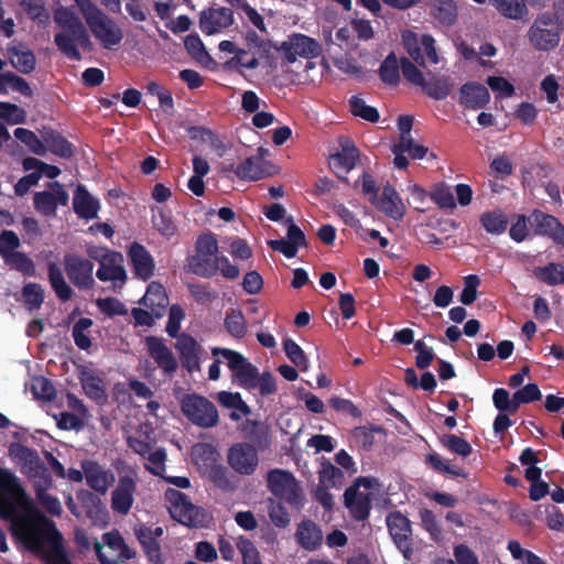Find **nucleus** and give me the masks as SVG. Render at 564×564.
Segmentation results:
<instances>
[{
	"label": "nucleus",
	"instance_id": "1",
	"mask_svg": "<svg viewBox=\"0 0 564 564\" xmlns=\"http://www.w3.org/2000/svg\"><path fill=\"white\" fill-rule=\"evenodd\" d=\"M0 517L11 523L13 535L50 564H70L62 549V538L26 494L21 479L0 467Z\"/></svg>",
	"mask_w": 564,
	"mask_h": 564
},
{
	"label": "nucleus",
	"instance_id": "2",
	"mask_svg": "<svg viewBox=\"0 0 564 564\" xmlns=\"http://www.w3.org/2000/svg\"><path fill=\"white\" fill-rule=\"evenodd\" d=\"M94 37L106 50L121 43L123 33L118 23L101 11L91 0H74Z\"/></svg>",
	"mask_w": 564,
	"mask_h": 564
},
{
	"label": "nucleus",
	"instance_id": "3",
	"mask_svg": "<svg viewBox=\"0 0 564 564\" xmlns=\"http://www.w3.org/2000/svg\"><path fill=\"white\" fill-rule=\"evenodd\" d=\"M9 456L33 485L44 484L45 486H52V477L36 451L22 444L13 443L9 447Z\"/></svg>",
	"mask_w": 564,
	"mask_h": 564
},
{
	"label": "nucleus",
	"instance_id": "4",
	"mask_svg": "<svg viewBox=\"0 0 564 564\" xmlns=\"http://www.w3.org/2000/svg\"><path fill=\"white\" fill-rule=\"evenodd\" d=\"M282 66L290 67L300 58L313 59L321 55V44L305 34L293 33L276 47Z\"/></svg>",
	"mask_w": 564,
	"mask_h": 564
},
{
	"label": "nucleus",
	"instance_id": "5",
	"mask_svg": "<svg viewBox=\"0 0 564 564\" xmlns=\"http://www.w3.org/2000/svg\"><path fill=\"white\" fill-rule=\"evenodd\" d=\"M379 490L378 481L371 477H360L345 492V505L351 514L359 520L365 519L370 510L372 498Z\"/></svg>",
	"mask_w": 564,
	"mask_h": 564
},
{
	"label": "nucleus",
	"instance_id": "6",
	"mask_svg": "<svg viewBox=\"0 0 564 564\" xmlns=\"http://www.w3.org/2000/svg\"><path fill=\"white\" fill-rule=\"evenodd\" d=\"M212 352L214 356H220L221 359L226 360L235 383L248 390L254 389L258 369L241 354L227 348H214Z\"/></svg>",
	"mask_w": 564,
	"mask_h": 564
},
{
	"label": "nucleus",
	"instance_id": "7",
	"mask_svg": "<svg viewBox=\"0 0 564 564\" xmlns=\"http://www.w3.org/2000/svg\"><path fill=\"white\" fill-rule=\"evenodd\" d=\"M402 43L411 58L422 67L440 63L435 41L431 35L416 34L408 30L402 33Z\"/></svg>",
	"mask_w": 564,
	"mask_h": 564
},
{
	"label": "nucleus",
	"instance_id": "8",
	"mask_svg": "<svg viewBox=\"0 0 564 564\" xmlns=\"http://www.w3.org/2000/svg\"><path fill=\"white\" fill-rule=\"evenodd\" d=\"M218 241L212 232L204 234L196 241V253L191 259V268L194 273L202 276L215 274L216 261L218 259Z\"/></svg>",
	"mask_w": 564,
	"mask_h": 564
},
{
	"label": "nucleus",
	"instance_id": "9",
	"mask_svg": "<svg viewBox=\"0 0 564 564\" xmlns=\"http://www.w3.org/2000/svg\"><path fill=\"white\" fill-rule=\"evenodd\" d=\"M183 414L194 424L212 427L218 423V412L215 405L205 397L187 394L181 401Z\"/></svg>",
	"mask_w": 564,
	"mask_h": 564
},
{
	"label": "nucleus",
	"instance_id": "10",
	"mask_svg": "<svg viewBox=\"0 0 564 564\" xmlns=\"http://www.w3.org/2000/svg\"><path fill=\"white\" fill-rule=\"evenodd\" d=\"M165 500L171 517L186 527H198L203 523V513L194 506L186 495L176 489L165 491Z\"/></svg>",
	"mask_w": 564,
	"mask_h": 564
},
{
	"label": "nucleus",
	"instance_id": "11",
	"mask_svg": "<svg viewBox=\"0 0 564 564\" xmlns=\"http://www.w3.org/2000/svg\"><path fill=\"white\" fill-rule=\"evenodd\" d=\"M530 43L540 51H550L560 43V26L547 13L539 15L529 30Z\"/></svg>",
	"mask_w": 564,
	"mask_h": 564
},
{
	"label": "nucleus",
	"instance_id": "12",
	"mask_svg": "<svg viewBox=\"0 0 564 564\" xmlns=\"http://www.w3.org/2000/svg\"><path fill=\"white\" fill-rule=\"evenodd\" d=\"M89 254L100 263L97 270V278L100 281H110L115 286H121L124 283L127 273L122 264L123 258L120 253L99 248L90 250Z\"/></svg>",
	"mask_w": 564,
	"mask_h": 564
},
{
	"label": "nucleus",
	"instance_id": "13",
	"mask_svg": "<svg viewBox=\"0 0 564 564\" xmlns=\"http://www.w3.org/2000/svg\"><path fill=\"white\" fill-rule=\"evenodd\" d=\"M268 486L271 492L292 506L302 505V494L295 477L282 469H273L268 475Z\"/></svg>",
	"mask_w": 564,
	"mask_h": 564
},
{
	"label": "nucleus",
	"instance_id": "14",
	"mask_svg": "<svg viewBox=\"0 0 564 564\" xmlns=\"http://www.w3.org/2000/svg\"><path fill=\"white\" fill-rule=\"evenodd\" d=\"M268 153V150L259 148L256 155L247 158L236 166L235 174L245 181H258L273 175L274 166L264 159Z\"/></svg>",
	"mask_w": 564,
	"mask_h": 564
},
{
	"label": "nucleus",
	"instance_id": "15",
	"mask_svg": "<svg viewBox=\"0 0 564 564\" xmlns=\"http://www.w3.org/2000/svg\"><path fill=\"white\" fill-rule=\"evenodd\" d=\"M227 459L230 467L241 475L253 474L259 463L256 447L248 443L234 444L228 451Z\"/></svg>",
	"mask_w": 564,
	"mask_h": 564
},
{
	"label": "nucleus",
	"instance_id": "16",
	"mask_svg": "<svg viewBox=\"0 0 564 564\" xmlns=\"http://www.w3.org/2000/svg\"><path fill=\"white\" fill-rule=\"evenodd\" d=\"M64 268L69 280L80 289H87L94 283L91 261L76 254H66L64 257Z\"/></svg>",
	"mask_w": 564,
	"mask_h": 564
},
{
	"label": "nucleus",
	"instance_id": "17",
	"mask_svg": "<svg viewBox=\"0 0 564 564\" xmlns=\"http://www.w3.org/2000/svg\"><path fill=\"white\" fill-rule=\"evenodd\" d=\"M387 525L397 547L405 558H410L412 555L411 525L408 518L400 512L390 513L387 517Z\"/></svg>",
	"mask_w": 564,
	"mask_h": 564
},
{
	"label": "nucleus",
	"instance_id": "18",
	"mask_svg": "<svg viewBox=\"0 0 564 564\" xmlns=\"http://www.w3.org/2000/svg\"><path fill=\"white\" fill-rule=\"evenodd\" d=\"M339 147L340 150L329 156V166L339 177H344L356 166L359 153L347 138L339 139Z\"/></svg>",
	"mask_w": 564,
	"mask_h": 564
},
{
	"label": "nucleus",
	"instance_id": "19",
	"mask_svg": "<svg viewBox=\"0 0 564 564\" xmlns=\"http://www.w3.org/2000/svg\"><path fill=\"white\" fill-rule=\"evenodd\" d=\"M80 466L84 470L88 487L99 494H106L115 481L113 473L105 469L95 460H83Z\"/></svg>",
	"mask_w": 564,
	"mask_h": 564
},
{
	"label": "nucleus",
	"instance_id": "20",
	"mask_svg": "<svg viewBox=\"0 0 564 564\" xmlns=\"http://www.w3.org/2000/svg\"><path fill=\"white\" fill-rule=\"evenodd\" d=\"M96 542L100 543L105 553L117 562L131 560L135 556V551L127 545L124 539L117 530L104 533L101 541L94 540V546Z\"/></svg>",
	"mask_w": 564,
	"mask_h": 564
},
{
	"label": "nucleus",
	"instance_id": "21",
	"mask_svg": "<svg viewBox=\"0 0 564 564\" xmlns=\"http://www.w3.org/2000/svg\"><path fill=\"white\" fill-rule=\"evenodd\" d=\"M68 194L58 183L51 185L48 191L36 193L34 196V206L37 212L44 215H54L58 205H66Z\"/></svg>",
	"mask_w": 564,
	"mask_h": 564
},
{
	"label": "nucleus",
	"instance_id": "22",
	"mask_svg": "<svg viewBox=\"0 0 564 564\" xmlns=\"http://www.w3.org/2000/svg\"><path fill=\"white\" fill-rule=\"evenodd\" d=\"M372 205L394 220L402 219L406 213L405 204L391 185L383 187L381 195Z\"/></svg>",
	"mask_w": 564,
	"mask_h": 564
},
{
	"label": "nucleus",
	"instance_id": "23",
	"mask_svg": "<svg viewBox=\"0 0 564 564\" xmlns=\"http://www.w3.org/2000/svg\"><path fill=\"white\" fill-rule=\"evenodd\" d=\"M54 42L63 54L74 61H79L82 57L78 47H83L87 51H90L93 47L89 34L87 33V43H85L82 41V39L78 37V34L75 32V30H64L57 32L55 34Z\"/></svg>",
	"mask_w": 564,
	"mask_h": 564
},
{
	"label": "nucleus",
	"instance_id": "24",
	"mask_svg": "<svg viewBox=\"0 0 564 564\" xmlns=\"http://www.w3.org/2000/svg\"><path fill=\"white\" fill-rule=\"evenodd\" d=\"M135 482L131 477H121L111 494V508L120 514L129 513L134 501Z\"/></svg>",
	"mask_w": 564,
	"mask_h": 564
},
{
	"label": "nucleus",
	"instance_id": "25",
	"mask_svg": "<svg viewBox=\"0 0 564 564\" xmlns=\"http://www.w3.org/2000/svg\"><path fill=\"white\" fill-rule=\"evenodd\" d=\"M232 23V11L227 8L210 9L200 15V29L208 35L219 33Z\"/></svg>",
	"mask_w": 564,
	"mask_h": 564
},
{
	"label": "nucleus",
	"instance_id": "26",
	"mask_svg": "<svg viewBox=\"0 0 564 564\" xmlns=\"http://www.w3.org/2000/svg\"><path fill=\"white\" fill-rule=\"evenodd\" d=\"M531 221L538 234L550 237L555 243L564 247V226L553 216L534 212Z\"/></svg>",
	"mask_w": 564,
	"mask_h": 564
},
{
	"label": "nucleus",
	"instance_id": "27",
	"mask_svg": "<svg viewBox=\"0 0 564 564\" xmlns=\"http://www.w3.org/2000/svg\"><path fill=\"white\" fill-rule=\"evenodd\" d=\"M145 346L149 355L165 373H173L176 370L177 361L162 339L148 337Z\"/></svg>",
	"mask_w": 564,
	"mask_h": 564
},
{
	"label": "nucleus",
	"instance_id": "28",
	"mask_svg": "<svg viewBox=\"0 0 564 564\" xmlns=\"http://www.w3.org/2000/svg\"><path fill=\"white\" fill-rule=\"evenodd\" d=\"M128 254L135 275L142 280L150 279L154 271V261L147 249L139 243H132Z\"/></svg>",
	"mask_w": 564,
	"mask_h": 564
},
{
	"label": "nucleus",
	"instance_id": "29",
	"mask_svg": "<svg viewBox=\"0 0 564 564\" xmlns=\"http://www.w3.org/2000/svg\"><path fill=\"white\" fill-rule=\"evenodd\" d=\"M490 100L488 89L478 83H467L460 88V104L470 109L486 106Z\"/></svg>",
	"mask_w": 564,
	"mask_h": 564
},
{
	"label": "nucleus",
	"instance_id": "30",
	"mask_svg": "<svg viewBox=\"0 0 564 564\" xmlns=\"http://www.w3.org/2000/svg\"><path fill=\"white\" fill-rule=\"evenodd\" d=\"M8 58L20 73L29 74L35 68L33 52L23 44L13 43L8 46Z\"/></svg>",
	"mask_w": 564,
	"mask_h": 564
},
{
	"label": "nucleus",
	"instance_id": "31",
	"mask_svg": "<svg viewBox=\"0 0 564 564\" xmlns=\"http://www.w3.org/2000/svg\"><path fill=\"white\" fill-rule=\"evenodd\" d=\"M75 213L87 220L94 219L98 215L99 202L91 196L83 186H78L73 198Z\"/></svg>",
	"mask_w": 564,
	"mask_h": 564
},
{
	"label": "nucleus",
	"instance_id": "32",
	"mask_svg": "<svg viewBox=\"0 0 564 564\" xmlns=\"http://www.w3.org/2000/svg\"><path fill=\"white\" fill-rule=\"evenodd\" d=\"M54 21L61 28V31L75 30L78 37L87 43V30L78 15L72 9L66 7H59L56 9L54 12Z\"/></svg>",
	"mask_w": 564,
	"mask_h": 564
},
{
	"label": "nucleus",
	"instance_id": "33",
	"mask_svg": "<svg viewBox=\"0 0 564 564\" xmlns=\"http://www.w3.org/2000/svg\"><path fill=\"white\" fill-rule=\"evenodd\" d=\"M141 305L153 311L156 316H163L169 304L167 295L160 283L149 284L147 293L141 299Z\"/></svg>",
	"mask_w": 564,
	"mask_h": 564
},
{
	"label": "nucleus",
	"instance_id": "34",
	"mask_svg": "<svg viewBox=\"0 0 564 564\" xmlns=\"http://www.w3.org/2000/svg\"><path fill=\"white\" fill-rule=\"evenodd\" d=\"M176 347L187 370H197L199 368L198 360L200 352V347L197 341L188 335H181L178 337Z\"/></svg>",
	"mask_w": 564,
	"mask_h": 564
},
{
	"label": "nucleus",
	"instance_id": "35",
	"mask_svg": "<svg viewBox=\"0 0 564 564\" xmlns=\"http://www.w3.org/2000/svg\"><path fill=\"white\" fill-rule=\"evenodd\" d=\"M392 151H401L413 160H423L426 159L427 162H433L436 160V155L433 152H430L426 147L416 142L414 138L411 135L399 138V142L392 147Z\"/></svg>",
	"mask_w": 564,
	"mask_h": 564
},
{
	"label": "nucleus",
	"instance_id": "36",
	"mask_svg": "<svg viewBox=\"0 0 564 564\" xmlns=\"http://www.w3.org/2000/svg\"><path fill=\"white\" fill-rule=\"evenodd\" d=\"M80 381L83 389L88 398L98 403H104L107 401L108 395L106 386L101 378L91 371H84L82 373Z\"/></svg>",
	"mask_w": 564,
	"mask_h": 564
},
{
	"label": "nucleus",
	"instance_id": "37",
	"mask_svg": "<svg viewBox=\"0 0 564 564\" xmlns=\"http://www.w3.org/2000/svg\"><path fill=\"white\" fill-rule=\"evenodd\" d=\"M454 80L448 76H433L424 82L423 90L432 98L445 99L454 87Z\"/></svg>",
	"mask_w": 564,
	"mask_h": 564
},
{
	"label": "nucleus",
	"instance_id": "38",
	"mask_svg": "<svg viewBox=\"0 0 564 564\" xmlns=\"http://www.w3.org/2000/svg\"><path fill=\"white\" fill-rule=\"evenodd\" d=\"M296 535L300 544L306 550H315L321 545L323 539L321 530L311 521L302 522Z\"/></svg>",
	"mask_w": 564,
	"mask_h": 564
},
{
	"label": "nucleus",
	"instance_id": "39",
	"mask_svg": "<svg viewBox=\"0 0 564 564\" xmlns=\"http://www.w3.org/2000/svg\"><path fill=\"white\" fill-rule=\"evenodd\" d=\"M343 484V471L329 462H323L318 471V486L326 488H340Z\"/></svg>",
	"mask_w": 564,
	"mask_h": 564
},
{
	"label": "nucleus",
	"instance_id": "40",
	"mask_svg": "<svg viewBox=\"0 0 564 564\" xmlns=\"http://www.w3.org/2000/svg\"><path fill=\"white\" fill-rule=\"evenodd\" d=\"M191 456L197 466L207 468L215 464L218 454L213 445L207 443H198L192 447Z\"/></svg>",
	"mask_w": 564,
	"mask_h": 564
},
{
	"label": "nucleus",
	"instance_id": "41",
	"mask_svg": "<svg viewBox=\"0 0 564 564\" xmlns=\"http://www.w3.org/2000/svg\"><path fill=\"white\" fill-rule=\"evenodd\" d=\"M432 14L443 24H452L457 17V8L453 0H432Z\"/></svg>",
	"mask_w": 564,
	"mask_h": 564
},
{
	"label": "nucleus",
	"instance_id": "42",
	"mask_svg": "<svg viewBox=\"0 0 564 564\" xmlns=\"http://www.w3.org/2000/svg\"><path fill=\"white\" fill-rule=\"evenodd\" d=\"M9 89L19 91L24 96L32 95V89L25 79L11 72L2 73L0 74V94H8Z\"/></svg>",
	"mask_w": 564,
	"mask_h": 564
},
{
	"label": "nucleus",
	"instance_id": "43",
	"mask_svg": "<svg viewBox=\"0 0 564 564\" xmlns=\"http://www.w3.org/2000/svg\"><path fill=\"white\" fill-rule=\"evenodd\" d=\"M48 280L56 295L61 300L66 301L70 299L73 291L66 283L61 269L54 262L48 264Z\"/></svg>",
	"mask_w": 564,
	"mask_h": 564
},
{
	"label": "nucleus",
	"instance_id": "44",
	"mask_svg": "<svg viewBox=\"0 0 564 564\" xmlns=\"http://www.w3.org/2000/svg\"><path fill=\"white\" fill-rule=\"evenodd\" d=\"M491 2L499 13L509 19H521L528 12L523 0H491Z\"/></svg>",
	"mask_w": 564,
	"mask_h": 564
},
{
	"label": "nucleus",
	"instance_id": "45",
	"mask_svg": "<svg viewBox=\"0 0 564 564\" xmlns=\"http://www.w3.org/2000/svg\"><path fill=\"white\" fill-rule=\"evenodd\" d=\"M534 275L549 285L564 283V267L558 263H549L534 269Z\"/></svg>",
	"mask_w": 564,
	"mask_h": 564
},
{
	"label": "nucleus",
	"instance_id": "46",
	"mask_svg": "<svg viewBox=\"0 0 564 564\" xmlns=\"http://www.w3.org/2000/svg\"><path fill=\"white\" fill-rule=\"evenodd\" d=\"M480 221L485 230L491 235H501L508 225L507 216L499 210L484 213Z\"/></svg>",
	"mask_w": 564,
	"mask_h": 564
},
{
	"label": "nucleus",
	"instance_id": "47",
	"mask_svg": "<svg viewBox=\"0 0 564 564\" xmlns=\"http://www.w3.org/2000/svg\"><path fill=\"white\" fill-rule=\"evenodd\" d=\"M440 443L448 452L462 457H467L471 453L470 444L464 438L454 434H443L440 436Z\"/></svg>",
	"mask_w": 564,
	"mask_h": 564
},
{
	"label": "nucleus",
	"instance_id": "48",
	"mask_svg": "<svg viewBox=\"0 0 564 564\" xmlns=\"http://www.w3.org/2000/svg\"><path fill=\"white\" fill-rule=\"evenodd\" d=\"M46 151H51L56 155L67 158L72 155L70 144L58 133L54 131L45 132L43 135Z\"/></svg>",
	"mask_w": 564,
	"mask_h": 564
},
{
	"label": "nucleus",
	"instance_id": "49",
	"mask_svg": "<svg viewBox=\"0 0 564 564\" xmlns=\"http://www.w3.org/2000/svg\"><path fill=\"white\" fill-rule=\"evenodd\" d=\"M283 348L291 360V362L297 367L301 371L308 370V360L303 349L291 338H286L283 341Z\"/></svg>",
	"mask_w": 564,
	"mask_h": 564
},
{
	"label": "nucleus",
	"instance_id": "50",
	"mask_svg": "<svg viewBox=\"0 0 564 564\" xmlns=\"http://www.w3.org/2000/svg\"><path fill=\"white\" fill-rule=\"evenodd\" d=\"M13 134L19 141L24 143L33 153L37 155H44L46 153V147L44 142L41 141L33 131L24 128H17Z\"/></svg>",
	"mask_w": 564,
	"mask_h": 564
},
{
	"label": "nucleus",
	"instance_id": "51",
	"mask_svg": "<svg viewBox=\"0 0 564 564\" xmlns=\"http://www.w3.org/2000/svg\"><path fill=\"white\" fill-rule=\"evenodd\" d=\"M34 487L39 502L53 516L61 514L62 505L59 500L47 492V489L51 486H45L44 484H36L34 485Z\"/></svg>",
	"mask_w": 564,
	"mask_h": 564
},
{
	"label": "nucleus",
	"instance_id": "52",
	"mask_svg": "<svg viewBox=\"0 0 564 564\" xmlns=\"http://www.w3.org/2000/svg\"><path fill=\"white\" fill-rule=\"evenodd\" d=\"M225 327L236 338H242L247 333L246 321L240 311L232 310L227 314Z\"/></svg>",
	"mask_w": 564,
	"mask_h": 564
},
{
	"label": "nucleus",
	"instance_id": "53",
	"mask_svg": "<svg viewBox=\"0 0 564 564\" xmlns=\"http://www.w3.org/2000/svg\"><path fill=\"white\" fill-rule=\"evenodd\" d=\"M26 113L21 107L0 101V119L9 124H19L25 121Z\"/></svg>",
	"mask_w": 564,
	"mask_h": 564
},
{
	"label": "nucleus",
	"instance_id": "54",
	"mask_svg": "<svg viewBox=\"0 0 564 564\" xmlns=\"http://www.w3.org/2000/svg\"><path fill=\"white\" fill-rule=\"evenodd\" d=\"M508 550L520 564H545L539 556L523 549L516 540L509 541Z\"/></svg>",
	"mask_w": 564,
	"mask_h": 564
},
{
	"label": "nucleus",
	"instance_id": "55",
	"mask_svg": "<svg viewBox=\"0 0 564 564\" xmlns=\"http://www.w3.org/2000/svg\"><path fill=\"white\" fill-rule=\"evenodd\" d=\"M22 296L29 310H36L43 303L44 291L40 284L29 283L23 288Z\"/></svg>",
	"mask_w": 564,
	"mask_h": 564
},
{
	"label": "nucleus",
	"instance_id": "56",
	"mask_svg": "<svg viewBox=\"0 0 564 564\" xmlns=\"http://www.w3.org/2000/svg\"><path fill=\"white\" fill-rule=\"evenodd\" d=\"M32 394L36 399L52 400L55 395V389L44 377H34L30 382Z\"/></svg>",
	"mask_w": 564,
	"mask_h": 564
},
{
	"label": "nucleus",
	"instance_id": "57",
	"mask_svg": "<svg viewBox=\"0 0 564 564\" xmlns=\"http://www.w3.org/2000/svg\"><path fill=\"white\" fill-rule=\"evenodd\" d=\"M350 111L354 116L360 117L370 122H376L379 119V113L377 109L368 106L359 97H352L350 99Z\"/></svg>",
	"mask_w": 564,
	"mask_h": 564
},
{
	"label": "nucleus",
	"instance_id": "58",
	"mask_svg": "<svg viewBox=\"0 0 564 564\" xmlns=\"http://www.w3.org/2000/svg\"><path fill=\"white\" fill-rule=\"evenodd\" d=\"M381 79L390 85L397 84L399 80V65L394 54L386 57L380 66Z\"/></svg>",
	"mask_w": 564,
	"mask_h": 564
},
{
	"label": "nucleus",
	"instance_id": "59",
	"mask_svg": "<svg viewBox=\"0 0 564 564\" xmlns=\"http://www.w3.org/2000/svg\"><path fill=\"white\" fill-rule=\"evenodd\" d=\"M93 321L90 318H80L73 327V337L76 345L80 349H87L90 347V339L87 335V330L91 327Z\"/></svg>",
	"mask_w": 564,
	"mask_h": 564
},
{
	"label": "nucleus",
	"instance_id": "60",
	"mask_svg": "<svg viewBox=\"0 0 564 564\" xmlns=\"http://www.w3.org/2000/svg\"><path fill=\"white\" fill-rule=\"evenodd\" d=\"M426 463L436 471L449 474L453 476H462L463 470L458 467L452 466L448 460L444 459L437 453H430L425 457Z\"/></svg>",
	"mask_w": 564,
	"mask_h": 564
},
{
	"label": "nucleus",
	"instance_id": "61",
	"mask_svg": "<svg viewBox=\"0 0 564 564\" xmlns=\"http://www.w3.org/2000/svg\"><path fill=\"white\" fill-rule=\"evenodd\" d=\"M145 457L148 458L145 465L147 469L156 476L164 477L163 473L165 471L166 460L165 449L156 448L155 451H150Z\"/></svg>",
	"mask_w": 564,
	"mask_h": 564
},
{
	"label": "nucleus",
	"instance_id": "62",
	"mask_svg": "<svg viewBox=\"0 0 564 564\" xmlns=\"http://www.w3.org/2000/svg\"><path fill=\"white\" fill-rule=\"evenodd\" d=\"M487 85L495 93L497 98H509L514 94L513 85L501 76H489Z\"/></svg>",
	"mask_w": 564,
	"mask_h": 564
},
{
	"label": "nucleus",
	"instance_id": "63",
	"mask_svg": "<svg viewBox=\"0 0 564 564\" xmlns=\"http://www.w3.org/2000/svg\"><path fill=\"white\" fill-rule=\"evenodd\" d=\"M152 221L155 229L166 238H171L176 231V227L171 216L163 210H158L153 215Z\"/></svg>",
	"mask_w": 564,
	"mask_h": 564
},
{
	"label": "nucleus",
	"instance_id": "64",
	"mask_svg": "<svg viewBox=\"0 0 564 564\" xmlns=\"http://www.w3.org/2000/svg\"><path fill=\"white\" fill-rule=\"evenodd\" d=\"M237 547L241 553L243 564H262L259 552L250 540L239 538L237 541Z\"/></svg>",
	"mask_w": 564,
	"mask_h": 564
}]
</instances>
